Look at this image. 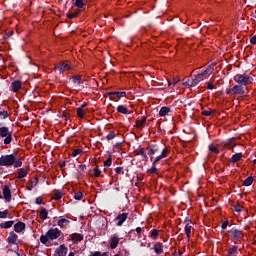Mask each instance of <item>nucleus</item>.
Listing matches in <instances>:
<instances>
[{"label": "nucleus", "mask_w": 256, "mask_h": 256, "mask_svg": "<svg viewBox=\"0 0 256 256\" xmlns=\"http://www.w3.org/2000/svg\"><path fill=\"white\" fill-rule=\"evenodd\" d=\"M0 165L2 167H11V165H14L17 169L23 165V160L21 158L17 159L13 154L4 155L0 157Z\"/></svg>", "instance_id": "nucleus-1"}, {"label": "nucleus", "mask_w": 256, "mask_h": 256, "mask_svg": "<svg viewBox=\"0 0 256 256\" xmlns=\"http://www.w3.org/2000/svg\"><path fill=\"white\" fill-rule=\"evenodd\" d=\"M233 80L235 83H238V85H242L244 87H247V85H251V83H253V78L249 76V74H236L233 77Z\"/></svg>", "instance_id": "nucleus-2"}, {"label": "nucleus", "mask_w": 256, "mask_h": 256, "mask_svg": "<svg viewBox=\"0 0 256 256\" xmlns=\"http://www.w3.org/2000/svg\"><path fill=\"white\" fill-rule=\"evenodd\" d=\"M0 137L4 139V145H11V141H13V131L9 130L7 126H2L0 127Z\"/></svg>", "instance_id": "nucleus-3"}, {"label": "nucleus", "mask_w": 256, "mask_h": 256, "mask_svg": "<svg viewBox=\"0 0 256 256\" xmlns=\"http://www.w3.org/2000/svg\"><path fill=\"white\" fill-rule=\"evenodd\" d=\"M46 235L50 241H55V239L61 237V230L59 228H51L47 231Z\"/></svg>", "instance_id": "nucleus-4"}, {"label": "nucleus", "mask_w": 256, "mask_h": 256, "mask_svg": "<svg viewBox=\"0 0 256 256\" xmlns=\"http://www.w3.org/2000/svg\"><path fill=\"white\" fill-rule=\"evenodd\" d=\"M215 69V64L209 65L203 72L196 75V79L201 81L203 77H207V75H211Z\"/></svg>", "instance_id": "nucleus-5"}, {"label": "nucleus", "mask_w": 256, "mask_h": 256, "mask_svg": "<svg viewBox=\"0 0 256 256\" xmlns=\"http://www.w3.org/2000/svg\"><path fill=\"white\" fill-rule=\"evenodd\" d=\"M3 197L6 203H11V188H9V185H4L2 189Z\"/></svg>", "instance_id": "nucleus-6"}, {"label": "nucleus", "mask_w": 256, "mask_h": 256, "mask_svg": "<svg viewBox=\"0 0 256 256\" xmlns=\"http://www.w3.org/2000/svg\"><path fill=\"white\" fill-rule=\"evenodd\" d=\"M229 233H231L232 239L234 241H241V239H243V231H241V230L232 229L229 231Z\"/></svg>", "instance_id": "nucleus-7"}, {"label": "nucleus", "mask_w": 256, "mask_h": 256, "mask_svg": "<svg viewBox=\"0 0 256 256\" xmlns=\"http://www.w3.org/2000/svg\"><path fill=\"white\" fill-rule=\"evenodd\" d=\"M129 217V213H122L119 214L116 218L115 221H118L116 223L117 227H121L123 225V223H125L127 221V218Z\"/></svg>", "instance_id": "nucleus-8"}, {"label": "nucleus", "mask_w": 256, "mask_h": 256, "mask_svg": "<svg viewBox=\"0 0 256 256\" xmlns=\"http://www.w3.org/2000/svg\"><path fill=\"white\" fill-rule=\"evenodd\" d=\"M68 251H69V248H67L65 244H62L56 249L55 253H56V256H67Z\"/></svg>", "instance_id": "nucleus-9"}, {"label": "nucleus", "mask_w": 256, "mask_h": 256, "mask_svg": "<svg viewBox=\"0 0 256 256\" xmlns=\"http://www.w3.org/2000/svg\"><path fill=\"white\" fill-rule=\"evenodd\" d=\"M119 236L113 235L109 240L110 249H117L119 247Z\"/></svg>", "instance_id": "nucleus-10"}, {"label": "nucleus", "mask_w": 256, "mask_h": 256, "mask_svg": "<svg viewBox=\"0 0 256 256\" xmlns=\"http://www.w3.org/2000/svg\"><path fill=\"white\" fill-rule=\"evenodd\" d=\"M146 151H148V155L151 157V156L155 155V153H159V151H161V149L159 148V145L152 144L147 147Z\"/></svg>", "instance_id": "nucleus-11"}, {"label": "nucleus", "mask_w": 256, "mask_h": 256, "mask_svg": "<svg viewBox=\"0 0 256 256\" xmlns=\"http://www.w3.org/2000/svg\"><path fill=\"white\" fill-rule=\"evenodd\" d=\"M71 69V66L69 64L62 62L60 65L56 66L54 68V71H59V73H65V71H69Z\"/></svg>", "instance_id": "nucleus-12"}, {"label": "nucleus", "mask_w": 256, "mask_h": 256, "mask_svg": "<svg viewBox=\"0 0 256 256\" xmlns=\"http://www.w3.org/2000/svg\"><path fill=\"white\" fill-rule=\"evenodd\" d=\"M18 239H19V236H17L15 232L11 231L7 238V242L9 243V245H17Z\"/></svg>", "instance_id": "nucleus-13"}, {"label": "nucleus", "mask_w": 256, "mask_h": 256, "mask_svg": "<svg viewBox=\"0 0 256 256\" xmlns=\"http://www.w3.org/2000/svg\"><path fill=\"white\" fill-rule=\"evenodd\" d=\"M26 227H27V225L24 222L19 221L16 224H14V231H15V233H23V231H25Z\"/></svg>", "instance_id": "nucleus-14"}, {"label": "nucleus", "mask_w": 256, "mask_h": 256, "mask_svg": "<svg viewBox=\"0 0 256 256\" xmlns=\"http://www.w3.org/2000/svg\"><path fill=\"white\" fill-rule=\"evenodd\" d=\"M234 95H245V87L241 84H236L233 86Z\"/></svg>", "instance_id": "nucleus-15"}, {"label": "nucleus", "mask_w": 256, "mask_h": 256, "mask_svg": "<svg viewBox=\"0 0 256 256\" xmlns=\"http://www.w3.org/2000/svg\"><path fill=\"white\" fill-rule=\"evenodd\" d=\"M108 95L110 96V99H121V97H126L127 96V92H108Z\"/></svg>", "instance_id": "nucleus-16"}, {"label": "nucleus", "mask_w": 256, "mask_h": 256, "mask_svg": "<svg viewBox=\"0 0 256 256\" xmlns=\"http://www.w3.org/2000/svg\"><path fill=\"white\" fill-rule=\"evenodd\" d=\"M22 86H23V84L20 80H15L11 83V89L14 93H17L21 89Z\"/></svg>", "instance_id": "nucleus-17"}, {"label": "nucleus", "mask_w": 256, "mask_h": 256, "mask_svg": "<svg viewBox=\"0 0 256 256\" xmlns=\"http://www.w3.org/2000/svg\"><path fill=\"white\" fill-rule=\"evenodd\" d=\"M71 241L74 243V245H77V243H80V241H83V234L74 233L71 235Z\"/></svg>", "instance_id": "nucleus-18"}, {"label": "nucleus", "mask_w": 256, "mask_h": 256, "mask_svg": "<svg viewBox=\"0 0 256 256\" xmlns=\"http://www.w3.org/2000/svg\"><path fill=\"white\" fill-rule=\"evenodd\" d=\"M235 138H230L226 141L221 142L222 147H227V149H233L235 147V144H233Z\"/></svg>", "instance_id": "nucleus-19"}, {"label": "nucleus", "mask_w": 256, "mask_h": 256, "mask_svg": "<svg viewBox=\"0 0 256 256\" xmlns=\"http://www.w3.org/2000/svg\"><path fill=\"white\" fill-rule=\"evenodd\" d=\"M153 249H154V252L156 253V255H161V254H163V243H161V242H156V243L154 244Z\"/></svg>", "instance_id": "nucleus-20"}, {"label": "nucleus", "mask_w": 256, "mask_h": 256, "mask_svg": "<svg viewBox=\"0 0 256 256\" xmlns=\"http://www.w3.org/2000/svg\"><path fill=\"white\" fill-rule=\"evenodd\" d=\"M57 225L63 229V227H69V225H71V221H69L67 218H61L58 220Z\"/></svg>", "instance_id": "nucleus-21"}, {"label": "nucleus", "mask_w": 256, "mask_h": 256, "mask_svg": "<svg viewBox=\"0 0 256 256\" xmlns=\"http://www.w3.org/2000/svg\"><path fill=\"white\" fill-rule=\"evenodd\" d=\"M169 113H171V108L163 106L159 111V117H166V115H169Z\"/></svg>", "instance_id": "nucleus-22"}, {"label": "nucleus", "mask_w": 256, "mask_h": 256, "mask_svg": "<svg viewBox=\"0 0 256 256\" xmlns=\"http://www.w3.org/2000/svg\"><path fill=\"white\" fill-rule=\"evenodd\" d=\"M145 123H147V117H142L141 120H136L135 127L137 129H143V127H145Z\"/></svg>", "instance_id": "nucleus-23"}, {"label": "nucleus", "mask_w": 256, "mask_h": 256, "mask_svg": "<svg viewBox=\"0 0 256 256\" xmlns=\"http://www.w3.org/2000/svg\"><path fill=\"white\" fill-rule=\"evenodd\" d=\"M29 168L26 169H20L18 172V179H25L27 175H29Z\"/></svg>", "instance_id": "nucleus-24"}, {"label": "nucleus", "mask_w": 256, "mask_h": 256, "mask_svg": "<svg viewBox=\"0 0 256 256\" xmlns=\"http://www.w3.org/2000/svg\"><path fill=\"white\" fill-rule=\"evenodd\" d=\"M243 159V154L242 153H236L233 154L230 161L231 163H238V161H241Z\"/></svg>", "instance_id": "nucleus-25"}, {"label": "nucleus", "mask_w": 256, "mask_h": 256, "mask_svg": "<svg viewBox=\"0 0 256 256\" xmlns=\"http://www.w3.org/2000/svg\"><path fill=\"white\" fill-rule=\"evenodd\" d=\"M15 225V221L10 220L0 224L1 229H11Z\"/></svg>", "instance_id": "nucleus-26"}, {"label": "nucleus", "mask_w": 256, "mask_h": 256, "mask_svg": "<svg viewBox=\"0 0 256 256\" xmlns=\"http://www.w3.org/2000/svg\"><path fill=\"white\" fill-rule=\"evenodd\" d=\"M29 186L27 187L28 191H32L34 187H37V184L39 183V179L34 178V180H29Z\"/></svg>", "instance_id": "nucleus-27"}, {"label": "nucleus", "mask_w": 256, "mask_h": 256, "mask_svg": "<svg viewBox=\"0 0 256 256\" xmlns=\"http://www.w3.org/2000/svg\"><path fill=\"white\" fill-rule=\"evenodd\" d=\"M70 81H72V83H77L78 85H81V83H84L83 79L79 75L70 77Z\"/></svg>", "instance_id": "nucleus-28"}, {"label": "nucleus", "mask_w": 256, "mask_h": 256, "mask_svg": "<svg viewBox=\"0 0 256 256\" xmlns=\"http://www.w3.org/2000/svg\"><path fill=\"white\" fill-rule=\"evenodd\" d=\"M191 229H193V226H191V224L185 225L184 231L187 239H191Z\"/></svg>", "instance_id": "nucleus-29"}, {"label": "nucleus", "mask_w": 256, "mask_h": 256, "mask_svg": "<svg viewBox=\"0 0 256 256\" xmlns=\"http://www.w3.org/2000/svg\"><path fill=\"white\" fill-rule=\"evenodd\" d=\"M253 181H255L253 176L247 177L243 182L244 187H251V185H253Z\"/></svg>", "instance_id": "nucleus-30"}, {"label": "nucleus", "mask_w": 256, "mask_h": 256, "mask_svg": "<svg viewBox=\"0 0 256 256\" xmlns=\"http://www.w3.org/2000/svg\"><path fill=\"white\" fill-rule=\"evenodd\" d=\"M117 112L121 113L122 115H127L129 113V110L127 109V107H125L123 105H119L117 107Z\"/></svg>", "instance_id": "nucleus-31"}, {"label": "nucleus", "mask_w": 256, "mask_h": 256, "mask_svg": "<svg viewBox=\"0 0 256 256\" xmlns=\"http://www.w3.org/2000/svg\"><path fill=\"white\" fill-rule=\"evenodd\" d=\"M136 155H141L143 157L144 161H147V159H149L145 148H141L138 152H136Z\"/></svg>", "instance_id": "nucleus-32"}, {"label": "nucleus", "mask_w": 256, "mask_h": 256, "mask_svg": "<svg viewBox=\"0 0 256 256\" xmlns=\"http://www.w3.org/2000/svg\"><path fill=\"white\" fill-rule=\"evenodd\" d=\"M48 215H49V212L47 211V209L46 208H41L40 219L45 221V219H47Z\"/></svg>", "instance_id": "nucleus-33"}, {"label": "nucleus", "mask_w": 256, "mask_h": 256, "mask_svg": "<svg viewBox=\"0 0 256 256\" xmlns=\"http://www.w3.org/2000/svg\"><path fill=\"white\" fill-rule=\"evenodd\" d=\"M149 237L154 240L157 239V237H159V230L152 229L149 233Z\"/></svg>", "instance_id": "nucleus-34"}, {"label": "nucleus", "mask_w": 256, "mask_h": 256, "mask_svg": "<svg viewBox=\"0 0 256 256\" xmlns=\"http://www.w3.org/2000/svg\"><path fill=\"white\" fill-rule=\"evenodd\" d=\"M74 5L77 9H83L85 7V0H75Z\"/></svg>", "instance_id": "nucleus-35"}, {"label": "nucleus", "mask_w": 256, "mask_h": 256, "mask_svg": "<svg viewBox=\"0 0 256 256\" xmlns=\"http://www.w3.org/2000/svg\"><path fill=\"white\" fill-rule=\"evenodd\" d=\"M79 13H81V10H78L77 12H70L67 14L68 19H76V17H79Z\"/></svg>", "instance_id": "nucleus-36"}, {"label": "nucleus", "mask_w": 256, "mask_h": 256, "mask_svg": "<svg viewBox=\"0 0 256 256\" xmlns=\"http://www.w3.org/2000/svg\"><path fill=\"white\" fill-rule=\"evenodd\" d=\"M201 80L195 76L193 79H190V86L191 87H196V85H199Z\"/></svg>", "instance_id": "nucleus-37"}, {"label": "nucleus", "mask_w": 256, "mask_h": 256, "mask_svg": "<svg viewBox=\"0 0 256 256\" xmlns=\"http://www.w3.org/2000/svg\"><path fill=\"white\" fill-rule=\"evenodd\" d=\"M209 151H211L212 153H215L216 155H219L220 151L218 150L217 147H215L213 144H210L208 146Z\"/></svg>", "instance_id": "nucleus-38"}, {"label": "nucleus", "mask_w": 256, "mask_h": 256, "mask_svg": "<svg viewBox=\"0 0 256 256\" xmlns=\"http://www.w3.org/2000/svg\"><path fill=\"white\" fill-rule=\"evenodd\" d=\"M239 247L238 246H233L232 248H229L228 249V255L231 256V255H235V253H237Z\"/></svg>", "instance_id": "nucleus-39"}, {"label": "nucleus", "mask_w": 256, "mask_h": 256, "mask_svg": "<svg viewBox=\"0 0 256 256\" xmlns=\"http://www.w3.org/2000/svg\"><path fill=\"white\" fill-rule=\"evenodd\" d=\"M112 163H113V158L111 157V155H109L107 160L104 161V167H111Z\"/></svg>", "instance_id": "nucleus-40"}, {"label": "nucleus", "mask_w": 256, "mask_h": 256, "mask_svg": "<svg viewBox=\"0 0 256 256\" xmlns=\"http://www.w3.org/2000/svg\"><path fill=\"white\" fill-rule=\"evenodd\" d=\"M49 241V236L46 235H41L40 237V243H42L43 245H47V242Z\"/></svg>", "instance_id": "nucleus-41"}, {"label": "nucleus", "mask_w": 256, "mask_h": 256, "mask_svg": "<svg viewBox=\"0 0 256 256\" xmlns=\"http://www.w3.org/2000/svg\"><path fill=\"white\" fill-rule=\"evenodd\" d=\"M77 116L80 119H84L85 118V110H82V108H77Z\"/></svg>", "instance_id": "nucleus-42"}, {"label": "nucleus", "mask_w": 256, "mask_h": 256, "mask_svg": "<svg viewBox=\"0 0 256 256\" xmlns=\"http://www.w3.org/2000/svg\"><path fill=\"white\" fill-rule=\"evenodd\" d=\"M94 171V177H101V169L99 167H96L94 170H89V173H92Z\"/></svg>", "instance_id": "nucleus-43"}, {"label": "nucleus", "mask_w": 256, "mask_h": 256, "mask_svg": "<svg viewBox=\"0 0 256 256\" xmlns=\"http://www.w3.org/2000/svg\"><path fill=\"white\" fill-rule=\"evenodd\" d=\"M91 256H109V252L101 253V251H95L94 253L91 254Z\"/></svg>", "instance_id": "nucleus-44"}, {"label": "nucleus", "mask_w": 256, "mask_h": 256, "mask_svg": "<svg viewBox=\"0 0 256 256\" xmlns=\"http://www.w3.org/2000/svg\"><path fill=\"white\" fill-rule=\"evenodd\" d=\"M62 197H63V193H61V192H56V193L53 195L52 199H54V201H59V199H61Z\"/></svg>", "instance_id": "nucleus-45"}, {"label": "nucleus", "mask_w": 256, "mask_h": 256, "mask_svg": "<svg viewBox=\"0 0 256 256\" xmlns=\"http://www.w3.org/2000/svg\"><path fill=\"white\" fill-rule=\"evenodd\" d=\"M74 199L76 201H81L83 199V192H77L74 194Z\"/></svg>", "instance_id": "nucleus-46"}, {"label": "nucleus", "mask_w": 256, "mask_h": 256, "mask_svg": "<svg viewBox=\"0 0 256 256\" xmlns=\"http://www.w3.org/2000/svg\"><path fill=\"white\" fill-rule=\"evenodd\" d=\"M157 166L155 163H152V167L148 170L149 173H152L153 175L157 174Z\"/></svg>", "instance_id": "nucleus-47"}, {"label": "nucleus", "mask_w": 256, "mask_h": 256, "mask_svg": "<svg viewBox=\"0 0 256 256\" xmlns=\"http://www.w3.org/2000/svg\"><path fill=\"white\" fill-rule=\"evenodd\" d=\"M213 113H215V110H204L202 112V115H204L205 117H211V115H213Z\"/></svg>", "instance_id": "nucleus-48"}, {"label": "nucleus", "mask_w": 256, "mask_h": 256, "mask_svg": "<svg viewBox=\"0 0 256 256\" xmlns=\"http://www.w3.org/2000/svg\"><path fill=\"white\" fill-rule=\"evenodd\" d=\"M7 117H9V112L6 110L0 111V119H7Z\"/></svg>", "instance_id": "nucleus-49"}, {"label": "nucleus", "mask_w": 256, "mask_h": 256, "mask_svg": "<svg viewBox=\"0 0 256 256\" xmlns=\"http://www.w3.org/2000/svg\"><path fill=\"white\" fill-rule=\"evenodd\" d=\"M7 215H9V210L0 211V219H7Z\"/></svg>", "instance_id": "nucleus-50"}, {"label": "nucleus", "mask_w": 256, "mask_h": 256, "mask_svg": "<svg viewBox=\"0 0 256 256\" xmlns=\"http://www.w3.org/2000/svg\"><path fill=\"white\" fill-rule=\"evenodd\" d=\"M81 153H83V149H80V148L75 149L72 152V157H77V155H81Z\"/></svg>", "instance_id": "nucleus-51"}, {"label": "nucleus", "mask_w": 256, "mask_h": 256, "mask_svg": "<svg viewBox=\"0 0 256 256\" xmlns=\"http://www.w3.org/2000/svg\"><path fill=\"white\" fill-rule=\"evenodd\" d=\"M115 171L117 175H125V171H123V167H116Z\"/></svg>", "instance_id": "nucleus-52"}, {"label": "nucleus", "mask_w": 256, "mask_h": 256, "mask_svg": "<svg viewBox=\"0 0 256 256\" xmlns=\"http://www.w3.org/2000/svg\"><path fill=\"white\" fill-rule=\"evenodd\" d=\"M115 137V131H110V133L106 136L107 141H112Z\"/></svg>", "instance_id": "nucleus-53"}, {"label": "nucleus", "mask_w": 256, "mask_h": 256, "mask_svg": "<svg viewBox=\"0 0 256 256\" xmlns=\"http://www.w3.org/2000/svg\"><path fill=\"white\" fill-rule=\"evenodd\" d=\"M160 155L165 159V157H167V155H169V149H167L166 147L163 148Z\"/></svg>", "instance_id": "nucleus-54"}, {"label": "nucleus", "mask_w": 256, "mask_h": 256, "mask_svg": "<svg viewBox=\"0 0 256 256\" xmlns=\"http://www.w3.org/2000/svg\"><path fill=\"white\" fill-rule=\"evenodd\" d=\"M234 211H236L237 213H241L243 211V206L237 204L234 206Z\"/></svg>", "instance_id": "nucleus-55"}, {"label": "nucleus", "mask_w": 256, "mask_h": 256, "mask_svg": "<svg viewBox=\"0 0 256 256\" xmlns=\"http://www.w3.org/2000/svg\"><path fill=\"white\" fill-rule=\"evenodd\" d=\"M229 226V220L222 222L221 229L225 230Z\"/></svg>", "instance_id": "nucleus-56"}, {"label": "nucleus", "mask_w": 256, "mask_h": 256, "mask_svg": "<svg viewBox=\"0 0 256 256\" xmlns=\"http://www.w3.org/2000/svg\"><path fill=\"white\" fill-rule=\"evenodd\" d=\"M36 205H41L43 203V197L39 196L35 199Z\"/></svg>", "instance_id": "nucleus-57"}, {"label": "nucleus", "mask_w": 256, "mask_h": 256, "mask_svg": "<svg viewBox=\"0 0 256 256\" xmlns=\"http://www.w3.org/2000/svg\"><path fill=\"white\" fill-rule=\"evenodd\" d=\"M161 159H164V158H163L162 155L160 154L159 156H157V157L154 159V161H153L152 163H154L155 165H157V163H159V161H161Z\"/></svg>", "instance_id": "nucleus-58"}, {"label": "nucleus", "mask_w": 256, "mask_h": 256, "mask_svg": "<svg viewBox=\"0 0 256 256\" xmlns=\"http://www.w3.org/2000/svg\"><path fill=\"white\" fill-rule=\"evenodd\" d=\"M232 93H235V90H233V88L226 89V95H231Z\"/></svg>", "instance_id": "nucleus-59"}, {"label": "nucleus", "mask_w": 256, "mask_h": 256, "mask_svg": "<svg viewBox=\"0 0 256 256\" xmlns=\"http://www.w3.org/2000/svg\"><path fill=\"white\" fill-rule=\"evenodd\" d=\"M250 43L252 45H256V36H253L252 38H250Z\"/></svg>", "instance_id": "nucleus-60"}, {"label": "nucleus", "mask_w": 256, "mask_h": 256, "mask_svg": "<svg viewBox=\"0 0 256 256\" xmlns=\"http://www.w3.org/2000/svg\"><path fill=\"white\" fill-rule=\"evenodd\" d=\"M62 117L67 121V119H69V113L63 112Z\"/></svg>", "instance_id": "nucleus-61"}, {"label": "nucleus", "mask_w": 256, "mask_h": 256, "mask_svg": "<svg viewBox=\"0 0 256 256\" xmlns=\"http://www.w3.org/2000/svg\"><path fill=\"white\" fill-rule=\"evenodd\" d=\"M207 88L210 89V90H213L215 89V85H213L212 83H207Z\"/></svg>", "instance_id": "nucleus-62"}, {"label": "nucleus", "mask_w": 256, "mask_h": 256, "mask_svg": "<svg viewBox=\"0 0 256 256\" xmlns=\"http://www.w3.org/2000/svg\"><path fill=\"white\" fill-rule=\"evenodd\" d=\"M191 223H192V221H191V219H189V218H186V219L184 220V225H191Z\"/></svg>", "instance_id": "nucleus-63"}, {"label": "nucleus", "mask_w": 256, "mask_h": 256, "mask_svg": "<svg viewBox=\"0 0 256 256\" xmlns=\"http://www.w3.org/2000/svg\"><path fill=\"white\" fill-rule=\"evenodd\" d=\"M65 165H66V162H65V161H60V162H59V167H60V169H63V168L65 167Z\"/></svg>", "instance_id": "nucleus-64"}]
</instances>
